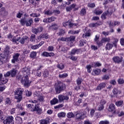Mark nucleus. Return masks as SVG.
I'll use <instances>...</instances> for the list:
<instances>
[{"label":"nucleus","mask_w":124,"mask_h":124,"mask_svg":"<svg viewBox=\"0 0 124 124\" xmlns=\"http://www.w3.org/2000/svg\"><path fill=\"white\" fill-rule=\"evenodd\" d=\"M86 9L82 8L80 11V14L81 16H84V15H86Z\"/></svg>","instance_id":"39"},{"label":"nucleus","mask_w":124,"mask_h":124,"mask_svg":"<svg viewBox=\"0 0 124 124\" xmlns=\"http://www.w3.org/2000/svg\"><path fill=\"white\" fill-rule=\"evenodd\" d=\"M86 117L85 111L83 110H80L76 115V122H80L81 120H84Z\"/></svg>","instance_id":"4"},{"label":"nucleus","mask_w":124,"mask_h":124,"mask_svg":"<svg viewBox=\"0 0 124 124\" xmlns=\"http://www.w3.org/2000/svg\"><path fill=\"white\" fill-rule=\"evenodd\" d=\"M42 56H43V57H54V56H55V53H53V52H47L46 51H45L44 52H43V53L42 54Z\"/></svg>","instance_id":"8"},{"label":"nucleus","mask_w":124,"mask_h":124,"mask_svg":"<svg viewBox=\"0 0 124 124\" xmlns=\"http://www.w3.org/2000/svg\"><path fill=\"white\" fill-rule=\"evenodd\" d=\"M58 41H66L67 42V38L61 37L58 39Z\"/></svg>","instance_id":"48"},{"label":"nucleus","mask_w":124,"mask_h":124,"mask_svg":"<svg viewBox=\"0 0 124 124\" xmlns=\"http://www.w3.org/2000/svg\"><path fill=\"white\" fill-rule=\"evenodd\" d=\"M109 122L108 121H101L99 122V124H108Z\"/></svg>","instance_id":"64"},{"label":"nucleus","mask_w":124,"mask_h":124,"mask_svg":"<svg viewBox=\"0 0 124 124\" xmlns=\"http://www.w3.org/2000/svg\"><path fill=\"white\" fill-rule=\"evenodd\" d=\"M65 33V31L62 29H61L58 33L59 35H63Z\"/></svg>","instance_id":"50"},{"label":"nucleus","mask_w":124,"mask_h":124,"mask_svg":"<svg viewBox=\"0 0 124 124\" xmlns=\"http://www.w3.org/2000/svg\"><path fill=\"white\" fill-rule=\"evenodd\" d=\"M49 123V119L46 118L45 119H42L40 121L41 124H48Z\"/></svg>","instance_id":"28"},{"label":"nucleus","mask_w":124,"mask_h":124,"mask_svg":"<svg viewBox=\"0 0 124 124\" xmlns=\"http://www.w3.org/2000/svg\"><path fill=\"white\" fill-rule=\"evenodd\" d=\"M32 23H33V20H32V18H30L26 22V26L27 27H31Z\"/></svg>","instance_id":"20"},{"label":"nucleus","mask_w":124,"mask_h":124,"mask_svg":"<svg viewBox=\"0 0 124 124\" xmlns=\"http://www.w3.org/2000/svg\"><path fill=\"white\" fill-rule=\"evenodd\" d=\"M38 97V100H39V101H41V102H43V101H44V96H40Z\"/></svg>","instance_id":"59"},{"label":"nucleus","mask_w":124,"mask_h":124,"mask_svg":"<svg viewBox=\"0 0 124 124\" xmlns=\"http://www.w3.org/2000/svg\"><path fill=\"white\" fill-rule=\"evenodd\" d=\"M57 67L59 68V69H61L62 70L64 68V65L62 63H60L57 65Z\"/></svg>","instance_id":"38"},{"label":"nucleus","mask_w":124,"mask_h":124,"mask_svg":"<svg viewBox=\"0 0 124 124\" xmlns=\"http://www.w3.org/2000/svg\"><path fill=\"white\" fill-rule=\"evenodd\" d=\"M110 38L109 37H105V38H103L101 40V43H99V45H101V46H102V44H103V43H105L106 42H110Z\"/></svg>","instance_id":"12"},{"label":"nucleus","mask_w":124,"mask_h":124,"mask_svg":"<svg viewBox=\"0 0 124 124\" xmlns=\"http://www.w3.org/2000/svg\"><path fill=\"white\" fill-rule=\"evenodd\" d=\"M55 20H56V17L55 16H51L50 17H48V23H52V22H54Z\"/></svg>","instance_id":"37"},{"label":"nucleus","mask_w":124,"mask_h":124,"mask_svg":"<svg viewBox=\"0 0 124 124\" xmlns=\"http://www.w3.org/2000/svg\"><path fill=\"white\" fill-rule=\"evenodd\" d=\"M88 7H91V8H93V7H95V4L94 3H89L88 4Z\"/></svg>","instance_id":"52"},{"label":"nucleus","mask_w":124,"mask_h":124,"mask_svg":"<svg viewBox=\"0 0 124 124\" xmlns=\"http://www.w3.org/2000/svg\"><path fill=\"white\" fill-rule=\"evenodd\" d=\"M64 89V84L61 82H59L57 86L55 87V91L57 93H61Z\"/></svg>","instance_id":"5"},{"label":"nucleus","mask_w":124,"mask_h":124,"mask_svg":"<svg viewBox=\"0 0 124 124\" xmlns=\"http://www.w3.org/2000/svg\"><path fill=\"white\" fill-rule=\"evenodd\" d=\"M79 32H80V30H77V31L70 30L68 31V33H70V34H78V33H79Z\"/></svg>","instance_id":"26"},{"label":"nucleus","mask_w":124,"mask_h":124,"mask_svg":"<svg viewBox=\"0 0 124 124\" xmlns=\"http://www.w3.org/2000/svg\"><path fill=\"white\" fill-rule=\"evenodd\" d=\"M86 68L87 69V72L91 73L92 72V66L91 65H87L86 66Z\"/></svg>","instance_id":"40"},{"label":"nucleus","mask_w":124,"mask_h":124,"mask_svg":"<svg viewBox=\"0 0 124 124\" xmlns=\"http://www.w3.org/2000/svg\"><path fill=\"white\" fill-rule=\"evenodd\" d=\"M35 57H36V52L32 51L31 52L30 57L32 59H35Z\"/></svg>","instance_id":"35"},{"label":"nucleus","mask_w":124,"mask_h":124,"mask_svg":"<svg viewBox=\"0 0 124 124\" xmlns=\"http://www.w3.org/2000/svg\"><path fill=\"white\" fill-rule=\"evenodd\" d=\"M94 41L96 42L98 46H101V45H99V43H101V41H99V35H96Z\"/></svg>","instance_id":"17"},{"label":"nucleus","mask_w":124,"mask_h":124,"mask_svg":"<svg viewBox=\"0 0 124 124\" xmlns=\"http://www.w3.org/2000/svg\"><path fill=\"white\" fill-rule=\"evenodd\" d=\"M85 44H87V41L84 40H81L79 41V46H84Z\"/></svg>","instance_id":"36"},{"label":"nucleus","mask_w":124,"mask_h":124,"mask_svg":"<svg viewBox=\"0 0 124 124\" xmlns=\"http://www.w3.org/2000/svg\"><path fill=\"white\" fill-rule=\"evenodd\" d=\"M20 38H21L20 37L15 36L12 39V41L14 44H19V42L21 44H25V42H28L30 40L29 37L27 36H23L21 39Z\"/></svg>","instance_id":"2"},{"label":"nucleus","mask_w":124,"mask_h":124,"mask_svg":"<svg viewBox=\"0 0 124 124\" xmlns=\"http://www.w3.org/2000/svg\"><path fill=\"white\" fill-rule=\"evenodd\" d=\"M106 86V84L104 83H101L100 85H99L96 88V90L99 91L100 90H102V89H104V88Z\"/></svg>","instance_id":"19"},{"label":"nucleus","mask_w":124,"mask_h":124,"mask_svg":"<svg viewBox=\"0 0 124 124\" xmlns=\"http://www.w3.org/2000/svg\"><path fill=\"white\" fill-rule=\"evenodd\" d=\"M58 116L59 118H64L65 117V113L63 112L58 113Z\"/></svg>","instance_id":"41"},{"label":"nucleus","mask_w":124,"mask_h":124,"mask_svg":"<svg viewBox=\"0 0 124 124\" xmlns=\"http://www.w3.org/2000/svg\"><path fill=\"white\" fill-rule=\"evenodd\" d=\"M14 118L12 116H8L6 118L5 120H4L3 124H10V123L13 122Z\"/></svg>","instance_id":"6"},{"label":"nucleus","mask_w":124,"mask_h":124,"mask_svg":"<svg viewBox=\"0 0 124 124\" xmlns=\"http://www.w3.org/2000/svg\"><path fill=\"white\" fill-rule=\"evenodd\" d=\"M112 60L113 61V62H116V63H119L123 62V58H120L118 56H115L112 58Z\"/></svg>","instance_id":"9"},{"label":"nucleus","mask_w":124,"mask_h":124,"mask_svg":"<svg viewBox=\"0 0 124 124\" xmlns=\"http://www.w3.org/2000/svg\"><path fill=\"white\" fill-rule=\"evenodd\" d=\"M58 99L59 102H62L64 100H68L69 97L68 96H64L63 95L60 94L58 95Z\"/></svg>","instance_id":"7"},{"label":"nucleus","mask_w":124,"mask_h":124,"mask_svg":"<svg viewBox=\"0 0 124 124\" xmlns=\"http://www.w3.org/2000/svg\"><path fill=\"white\" fill-rule=\"evenodd\" d=\"M118 82L119 84H120V85H122V84H124V80L122 78H119L118 80Z\"/></svg>","instance_id":"62"},{"label":"nucleus","mask_w":124,"mask_h":124,"mask_svg":"<svg viewBox=\"0 0 124 124\" xmlns=\"http://www.w3.org/2000/svg\"><path fill=\"white\" fill-rule=\"evenodd\" d=\"M75 36H70L69 37H67V42L74 41L75 40Z\"/></svg>","instance_id":"25"},{"label":"nucleus","mask_w":124,"mask_h":124,"mask_svg":"<svg viewBox=\"0 0 124 124\" xmlns=\"http://www.w3.org/2000/svg\"><path fill=\"white\" fill-rule=\"evenodd\" d=\"M109 14V10H108L107 12L104 13L102 16H101V17L104 19H106V16H107V15H108V14Z\"/></svg>","instance_id":"34"},{"label":"nucleus","mask_w":124,"mask_h":124,"mask_svg":"<svg viewBox=\"0 0 124 124\" xmlns=\"http://www.w3.org/2000/svg\"><path fill=\"white\" fill-rule=\"evenodd\" d=\"M26 106L27 108H29L31 109L32 112H34L36 111L38 113V114L41 113V110H40V108H39V106L38 105H33L32 104H27Z\"/></svg>","instance_id":"3"},{"label":"nucleus","mask_w":124,"mask_h":124,"mask_svg":"<svg viewBox=\"0 0 124 124\" xmlns=\"http://www.w3.org/2000/svg\"><path fill=\"white\" fill-rule=\"evenodd\" d=\"M116 109V107L115 106V105L114 104H111L109 105L108 110L109 112H113L115 111V109Z\"/></svg>","instance_id":"16"},{"label":"nucleus","mask_w":124,"mask_h":124,"mask_svg":"<svg viewBox=\"0 0 124 124\" xmlns=\"http://www.w3.org/2000/svg\"><path fill=\"white\" fill-rule=\"evenodd\" d=\"M20 23L21 24V25L22 26H25V24H26V19L25 18H22L20 20Z\"/></svg>","instance_id":"51"},{"label":"nucleus","mask_w":124,"mask_h":124,"mask_svg":"<svg viewBox=\"0 0 124 124\" xmlns=\"http://www.w3.org/2000/svg\"><path fill=\"white\" fill-rule=\"evenodd\" d=\"M30 16H31V17H39L40 16V14H36V13H32V14H31L30 15Z\"/></svg>","instance_id":"49"},{"label":"nucleus","mask_w":124,"mask_h":124,"mask_svg":"<svg viewBox=\"0 0 124 124\" xmlns=\"http://www.w3.org/2000/svg\"><path fill=\"white\" fill-rule=\"evenodd\" d=\"M25 93L27 96H31V92L28 90L25 91Z\"/></svg>","instance_id":"57"},{"label":"nucleus","mask_w":124,"mask_h":124,"mask_svg":"<svg viewBox=\"0 0 124 124\" xmlns=\"http://www.w3.org/2000/svg\"><path fill=\"white\" fill-rule=\"evenodd\" d=\"M61 13V11L59 10H52V14H55V15H58Z\"/></svg>","instance_id":"46"},{"label":"nucleus","mask_w":124,"mask_h":124,"mask_svg":"<svg viewBox=\"0 0 124 124\" xmlns=\"http://www.w3.org/2000/svg\"><path fill=\"white\" fill-rule=\"evenodd\" d=\"M22 72L26 73V75L25 77L22 78L21 75H19L16 77L17 80H21V83L25 86L28 87L30 85V81H29V76L30 74V70L27 67L23 68L22 69Z\"/></svg>","instance_id":"1"},{"label":"nucleus","mask_w":124,"mask_h":124,"mask_svg":"<svg viewBox=\"0 0 124 124\" xmlns=\"http://www.w3.org/2000/svg\"><path fill=\"white\" fill-rule=\"evenodd\" d=\"M50 28L51 30H52L53 31H55L59 29V26L56 24H54L52 25H51Z\"/></svg>","instance_id":"30"},{"label":"nucleus","mask_w":124,"mask_h":124,"mask_svg":"<svg viewBox=\"0 0 124 124\" xmlns=\"http://www.w3.org/2000/svg\"><path fill=\"white\" fill-rule=\"evenodd\" d=\"M15 98L17 100V102H20V101L22 100L23 96H22V95H18L15 94Z\"/></svg>","instance_id":"23"},{"label":"nucleus","mask_w":124,"mask_h":124,"mask_svg":"<svg viewBox=\"0 0 124 124\" xmlns=\"http://www.w3.org/2000/svg\"><path fill=\"white\" fill-rule=\"evenodd\" d=\"M87 36H91V33L87 32L85 34H83V37L84 38H87Z\"/></svg>","instance_id":"56"},{"label":"nucleus","mask_w":124,"mask_h":124,"mask_svg":"<svg viewBox=\"0 0 124 124\" xmlns=\"http://www.w3.org/2000/svg\"><path fill=\"white\" fill-rule=\"evenodd\" d=\"M41 67H42V66H40L35 70V73L38 77H40V76H41V70H40V68H41Z\"/></svg>","instance_id":"21"},{"label":"nucleus","mask_w":124,"mask_h":124,"mask_svg":"<svg viewBox=\"0 0 124 124\" xmlns=\"http://www.w3.org/2000/svg\"><path fill=\"white\" fill-rule=\"evenodd\" d=\"M5 118H6V116H5V115H3L0 116V122H4V121H5V119H6Z\"/></svg>","instance_id":"54"},{"label":"nucleus","mask_w":124,"mask_h":124,"mask_svg":"<svg viewBox=\"0 0 124 124\" xmlns=\"http://www.w3.org/2000/svg\"><path fill=\"white\" fill-rule=\"evenodd\" d=\"M103 12V11L101 10L95 9V10L94 11V13H95L96 15H100V14H102Z\"/></svg>","instance_id":"32"},{"label":"nucleus","mask_w":124,"mask_h":124,"mask_svg":"<svg viewBox=\"0 0 124 124\" xmlns=\"http://www.w3.org/2000/svg\"><path fill=\"white\" fill-rule=\"evenodd\" d=\"M15 94H17L18 95H22V94H23V90L20 88H18L16 90Z\"/></svg>","instance_id":"24"},{"label":"nucleus","mask_w":124,"mask_h":124,"mask_svg":"<svg viewBox=\"0 0 124 124\" xmlns=\"http://www.w3.org/2000/svg\"><path fill=\"white\" fill-rule=\"evenodd\" d=\"M11 75V72L10 71H8L5 74H4V77H9Z\"/></svg>","instance_id":"60"},{"label":"nucleus","mask_w":124,"mask_h":124,"mask_svg":"<svg viewBox=\"0 0 124 124\" xmlns=\"http://www.w3.org/2000/svg\"><path fill=\"white\" fill-rule=\"evenodd\" d=\"M113 48V44L111 43H108L106 46V50H110Z\"/></svg>","instance_id":"31"},{"label":"nucleus","mask_w":124,"mask_h":124,"mask_svg":"<svg viewBox=\"0 0 124 124\" xmlns=\"http://www.w3.org/2000/svg\"><path fill=\"white\" fill-rule=\"evenodd\" d=\"M5 103L6 104H8L9 105L11 104V100L10 99H9V98H6Z\"/></svg>","instance_id":"58"},{"label":"nucleus","mask_w":124,"mask_h":124,"mask_svg":"<svg viewBox=\"0 0 124 124\" xmlns=\"http://www.w3.org/2000/svg\"><path fill=\"white\" fill-rule=\"evenodd\" d=\"M81 52V50L80 49L74 48L70 52V55H75V54H79Z\"/></svg>","instance_id":"13"},{"label":"nucleus","mask_w":124,"mask_h":124,"mask_svg":"<svg viewBox=\"0 0 124 124\" xmlns=\"http://www.w3.org/2000/svg\"><path fill=\"white\" fill-rule=\"evenodd\" d=\"M77 25H78V24H73L72 23H71V21L69 20V28H72V27H74V26H77Z\"/></svg>","instance_id":"55"},{"label":"nucleus","mask_w":124,"mask_h":124,"mask_svg":"<svg viewBox=\"0 0 124 124\" xmlns=\"http://www.w3.org/2000/svg\"><path fill=\"white\" fill-rule=\"evenodd\" d=\"M124 101L123 100H120V101H118L117 102H116L115 103V104L116 105V106H118V107H119V106H121V105H122Z\"/></svg>","instance_id":"45"},{"label":"nucleus","mask_w":124,"mask_h":124,"mask_svg":"<svg viewBox=\"0 0 124 124\" xmlns=\"http://www.w3.org/2000/svg\"><path fill=\"white\" fill-rule=\"evenodd\" d=\"M49 71L45 70L44 73V77L45 78H47V77H48L49 76Z\"/></svg>","instance_id":"47"},{"label":"nucleus","mask_w":124,"mask_h":124,"mask_svg":"<svg viewBox=\"0 0 124 124\" xmlns=\"http://www.w3.org/2000/svg\"><path fill=\"white\" fill-rule=\"evenodd\" d=\"M69 59H70V60H71L72 61H77V59H78V58L76 56H74L73 55H71V56L69 57Z\"/></svg>","instance_id":"44"},{"label":"nucleus","mask_w":124,"mask_h":124,"mask_svg":"<svg viewBox=\"0 0 124 124\" xmlns=\"http://www.w3.org/2000/svg\"><path fill=\"white\" fill-rule=\"evenodd\" d=\"M30 41H31V42H35V35L32 34L31 36Z\"/></svg>","instance_id":"42"},{"label":"nucleus","mask_w":124,"mask_h":124,"mask_svg":"<svg viewBox=\"0 0 124 124\" xmlns=\"http://www.w3.org/2000/svg\"><path fill=\"white\" fill-rule=\"evenodd\" d=\"M98 26V24L97 23H91L90 24V26L92 28H94L95 27H97Z\"/></svg>","instance_id":"61"},{"label":"nucleus","mask_w":124,"mask_h":124,"mask_svg":"<svg viewBox=\"0 0 124 124\" xmlns=\"http://www.w3.org/2000/svg\"><path fill=\"white\" fill-rule=\"evenodd\" d=\"M74 116V115L72 112H69L67 114V118H73Z\"/></svg>","instance_id":"53"},{"label":"nucleus","mask_w":124,"mask_h":124,"mask_svg":"<svg viewBox=\"0 0 124 124\" xmlns=\"http://www.w3.org/2000/svg\"><path fill=\"white\" fill-rule=\"evenodd\" d=\"M58 102H59V100L56 98H54L53 99L50 101V104L51 105H55V104H57Z\"/></svg>","instance_id":"29"},{"label":"nucleus","mask_w":124,"mask_h":124,"mask_svg":"<svg viewBox=\"0 0 124 124\" xmlns=\"http://www.w3.org/2000/svg\"><path fill=\"white\" fill-rule=\"evenodd\" d=\"M43 31V28L42 27H40L38 28H34L32 29V31L33 33H35V34H37V33H38V32H41Z\"/></svg>","instance_id":"10"},{"label":"nucleus","mask_w":124,"mask_h":124,"mask_svg":"<svg viewBox=\"0 0 124 124\" xmlns=\"http://www.w3.org/2000/svg\"><path fill=\"white\" fill-rule=\"evenodd\" d=\"M45 14L46 15H52L53 14V10L50 11V10H47L45 12Z\"/></svg>","instance_id":"43"},{"label":"nucleus","mask_w":124,"mask_h":124,"mask_svg":"<svg viewBox=\"0 0 124 124\" xmlns=\"http://www.w3.org/2000/svg\"><path fill=\"white\" fill-rule=\"evenodd\" d=\"M8 81V79L6 78V77L2 78V79L0 80V85H4V84H6Z\"/></svg>","instance_id":"22"},{"label":"nucleus","mask_w":124,"mask_h":124,"mask_svg":"<svg viewBox=\"0 0 124 124\" xmlns=\"http://www.w3.org/2000/svg\"><path fill=\"white\" fill-rule=\"evenodd\" d=\"M120 44L122 46H124V38H122L120 39Z\"/></svg>","instance_id":"63"},{"label":"nucleus","mask_w":124,"mask_h":124,"mask_svg":"<svg viewBox=\"0 0 124 124\" xmlns=\"http://www.w3.org/2000/svg\"><path fill=\"white\" fill-rule=\"evenodd\" d=\"M6 61V58L4 57V55L2 54H0V65L2 64L3 62H5Z\"/></svg>","instance_id":"14"},{"label":"nucleus","mask_w":124,"mask_h":124,"mask_svg":"<svg viewBox=\"0 0 124 124\" xmlns=\"http://www.w3.org/2000/svg\"><path fill=\"white\" fill-rule=\"evenodd\" d=\"M20 56V54L18 53H16V54L14 55L13 56V59L12 60V62L13 63H14L15 62H17L18 61V58H19Z\"/></svg>","instance_id":"18"},{"label":"nucleus","mask_w":124,"mask_h":124,"mask_svg":"<svg viewBox=\"0 0 124 124\" xmlns=\"http://www.w3.org/2000/svg\"><path fill=\"white\" fill-rule=\"evenodd\" d=\"M11 77H15L16 74H17V70L13 69L10 71Z\"/></svg>","instance_id":"27"},{"label":"nucleus","mask_w":124,"mask_h":124,"mask_svg":"<svg viewBox=\"0 0 124 124\" xmlns=\"http://www.w3.org/2000/svg\"><path fill=\"white\" fill-rule=\"evenodd\" d=\"M101 72V70L100 69H93L92 72V75H99Z\"/></svg>","instance_id":"15"},{"label":"nucleus","mask_w":124,"mask_h":124,"mask_svg":"<svg viewBox=\"0 0 124 124\" xmlns=\"http://www.w3.org/2000/svg\"><path fill=\"white\" fill-rule=\"evenodd\" d=\"M8 14V13L6 10H5V8L2 7L0 10V16H6Z\"/></svg>","instance_id":"11"},{"label":"nucleus","mask_w":124,"mask_h":124,"mask_svg":"<svg viewBox=\"0 0 124 124\" xmlns=\"http://www.w3.org/2000/svg\"><path fill=\"white\" fill-rule=\"evenodd\" d=\"M68 76V75H67V73H64V74H60L59 75V78H62V79L64 78H66Z\"/></svg>","instance_id":"33"}]
</instances>
